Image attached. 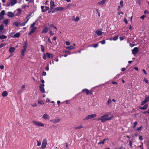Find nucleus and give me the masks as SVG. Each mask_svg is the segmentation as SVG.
Instances as JSON below:
<instances>
[{
    "label": "nucleus",
    "mask_w": 149,
    "mask_h": 149,
    "mask_svg": "<svg viewBox=\"0 0 149 149\" xmlns=\"http://www.w3.org/2000/svg\"><path fill=\"white\" fill-rule=\"evenodd\" d=\"M3 33L2 31V30H0V35H2Z\"/></svg>",
    "instance_id": "nucleus-63"
},
{
    "label": "nucleus",
    "mask_w": 149,
    "mask_h": 149,
    "mask_svg": "<svg viewBox=\"0 0 149 149\" xmlns=\"http://www.w3.org/2000/svg\"><path fill=\"white\" fill-rule=\"evenodd\" d=\"M120 5L121 7L123 6V1L122 0H121L120 3Z\"/></svg>",
    "instance_id": "nucleus-41"
},
{
    "label": "nucleus",
    "mask_w": 149,
    "mask_h": 149,
    "mask_svg": "<svg viewBox=\"0 0 149 149\" xmlns=\"http://www.w3.org/2000/svg\"><path fill=\"white\" fill-rule=\"evenodd\" d=\"M26 51V49L23 48L22 51L21 58H22L24 55V52Z\"/></svg>",
    "instance_id": "nucleus-22"
},
{
    "label": "nucleus",
    "mask_w": 149,
    "mask_h": 149,
    "mask_svg": "<svg viewBox=\"0 0 149 149\" xmlns=\"http://www.w3.org/2000/svg\"><path fill=\"white\" fill-rule=\"evenodd\" d=\"M13 24L15 26H19L20 25V23H19L17 22H15Z\"/></svg>",
    "instance_id": "nucleus-31"
},
{
    "label": "nucleus",
    "mask_w": 149,
    "mask_h": 149,
    "mask_svg": "<svg viewBox=\"0 0 149 149\" xmlns=\"http://www.w3.org/2000/svg\"><path fill=\"white\" fill-rule=\"evenodd\" d=\"M79 19V18L77 16L76 17H74L73 20L75 22H77Z\"/></svg>",
    "instance_id": "nucleus-30"
},
{
    "label": "nucleus",
    "mask_w": 149,
    "mask_h": 149,
    "mask_svg": "<svg viewBox=\"0 0 149 149\" xmlns=\"http://www.w3.org/2000/svg\"><path fill=\"white\" fill-rule=\"evenodd\" d=\"M148 107V104H146L143 107H140L139 109L141 110H145Z\"/></svg>",
    "instance_id": "nucleus-20"
},
{
    "label": "nucleus",
    "mask_w": 149,
    "mask_h": 149,
    "mask_svg": "<svg viewBox=\"0 0 149 149\" xmlns=\"http://www.w3.org/2000/svg\"><path fill=\"white\" fill-rule=\"evenodd\" d=\"M3 26L2 24L0 25V30H3Z\"/></svg>",
    "instance_id": "nucleus-47"
},
{
    "label": "nucleus",
    "mask_w": 149,
    "mask_h": 149,
    "mask_svg": "<svg viewBox=\"0 0 149 149\" xmlns=\"http://www.w3.org/2000/svg\"><path fill=\"white\" fill-rule=\"evenodd\" d=\"M137 122L136 121L134 122L133 123V128H135L136 127V125H137Z\"/></svg>",
    "instance_id": "nucleus-38"
},
{
    "label": "nucleus",
    "mask_w": 149,
    "mask_h": 149,
    "mask_svg": "<svg viewBox=\"0 0 149 149\" xmlns=\"http://www.w3.org/2000/svg\"><path fill=\"white\" fill-rule=\"evenodd\" d=\"M28 46V44L26 42H25L23 47L24 49H26V47Z\"/></svg>",
    "instance_id": "nucleus-35"
},
{
    "label": "nucleus",
    "mask_w": 149,
    "mask_h": 149,
    "mask_svg": "<svg viewBox=\"0 0 149 149\" xmlns=\"http://www.w3.org/2000/svg\"><path fill=\"white\" fill-rule=\"evenodd\" d=\"M41 8L42 10V11L43 12H45L47 10H48L49 9V7H44L43 6H41Z\"/></svg>",
    "instance_id": "nucleus-8"
},
{
    "label": "nucleus",
    "mask_w": 149,
    "mask_h": 149,
    "mask_svg": "<svg viewBox=\"0 0 149 149\" xmlns=\"http://www.w3.org/2000/svg\"><path fill=\"white\" fill-rule=\"evenodd\" d=\"M139 139L140 140L142 141L143 140V138L142 136H140L139 137Z\"/></svg>",
    "instance_id": "nucleus-60"
},
{
    "label": "nucleus",
    "mask_w": 149,
    "mask_h": 149,
    "mask_svg": "<svg viewBox=\"0 0 149 149\" xmlns=\"http://www.w3.org/2000/svg\"><path fill=\"white\" fill-rule=\"evenodd\" d=\"M7 38V36H5L4 35H0V39L1 40L5 39Z\"/></svg>",
    "instance_id": "nucleus-28"
},
{
    "label": "nucleus",
    "mask_w": 149,
    "mask_h": 149,
    "mask_svg": "<svg viewBox=\"0 0 149 149\" xmlns=\"http://www.w3.org/2000/svg\"><path fill=\"white\" fill-rule=\"evenodd\" d=\"M111 102V100L110 99H109L107 102L106 104L107 105H109Z\"/></svg>",
    "instance_id": "nucleus-37"
},
{
    "label": "nucleus",
    "mask_w": 149,
    "mask_h": 149,
    "mask_svg": "<svg viewBox=\"0 0 149 149\" xmlns=\"http://www.w3.org/2000/svg\"><path fill=\"white\" fill-rule=\"evenodd\" d=\"M51 27H53L54 28L56 29H57L56 27L55 26H54V25H53V24H52L49 25V27L50 28Z\"/></svg>",
    "instance_id": "nucleus-44"
},
{
    "label": "nucleus",
    "mask_w": 149,
    "mask_h": 149,
    "mask_svg": "<svg viewBox=\"0 0 149 149\" xmlns=\"http://www.w3.org/2000/svg\"><path fill=\"white\" fill-rule=\"evenodd\" d=\"M4 67L3 65H1L0 66V68L2 69H3L4 68Z\"/></svg>",
    "instance_id": "nucleus-64"
},
{
    "label": "nucleus",
    "mask_w": 149,
    "mask_h": 149,
    "mask_svg": "<svg viewBox=\"0 0 149 149\" xmlns=\"http://www.w3.org/2000/svg\"><path fill=\"white\" fill-rule=\"evenodd\" d=\"M98 46V44H94L93 45V47H96Z\"/></svg>",
    "instance_id": "nucleus-46"
},
{
    "label": "nucleus",
    "mask_w": 149,
    "mask_h": 149,
    "mask_svg": "<svg viewBox=\"0 0 149 149\" xmlns=\"http://www.w3.org/2000/svg\"><path fill=\"white\" fill-rule=\"evenodd\" d=\"M106 140L105 139H104L102 141L98 143V144H103L104 143V142Z\"/></svg>",
    "instance_id": "nucleus-39"
},
{
    "label": "nucleus",
    "mask_w": 149,
    "mask_h": 149,
    "mask_svg": "<svg viewBox=\"0 0 149 149\" xmlns=\"http://www.w3.org/2000/svg\"><path fill=\"white\" fill-rule=\"evenodd\" d=\"M37 29V28L36 27H33L31 30L29 32L28 35H30L32 33H34L35 31Z\"/></svg>",
    "instance_id": "nucleus-14"
},
{
    "label": "nucleus",
    "mask_w": 149,
    "mask_h": 149,
    "mask_svg": "<svg viewBox=\"0 0 149 149\" xmlns=\"http://www.w3.org/2000/svg\"><path fill=\"white\" fill-rule=\"evenodd\" d=\"M119 76H120V75L119 74H118L117 75L116 77H115V78H116V79H117V78H119Z\"/></svg>",
    "instance_id": "nucleus-59"
},
{
    "label": "nucleus",
    "mask_w": 149,
    "mask_h": 149,
    "mask_svg": "<svg viewBox=\"0 0 149 149\" xmlns=\"http://www.w3.org/2000/svg\"><path fill=\"white\" fill-rule=\"evenodd\" d=\"M97 115L96 114H92L87 116L86 117H85L83 119L84 120H87L91 118H93L96 117Z\"/></svg>",
    "instance_id": "nucleus-2"
},
{
    "label": "nucleus",
    "mask_w": 149,
    "mask_h": 149,
    "mask_svg": "<svg viewBox=\"0 0 149 149\" xmlns=\"http://www.w3.org/2000/svg\"><path fill=\"white\" fill-rule=\"evenodd\" d=\"M20 35V34L19 33H16L13 36L14 38H17L19 37Z\"/></svg>",
    "instance_id": "nucleus-26"
},
{
    "label": "nucleus",
    "mask_w": 149,
    "mask_h": 149,
    "mask_svg": "<svg viewBox=\"0 0 149 149\" xmlns=\"http://www.w3.org/2000/svg\"><path fill=\"white\" fill-rule=\"evenodd\" d=\"M40 48L41 49L42 51L43 52H44L45 51V49L44 46L42 45H40Z\"/></svg>",
    "instance_id": "nucleus-33"
},
{
    "label": "nucleus",
    "mask_w": 149,
    "mask_h": 149,
    "mask_svg": "<svg viewBox=\"0 0 149 149\" xmlns=\"http://www.w3.org/2000/svg\"><path fill=\"white\" fill-rule=\"evenodd\" d=\"M9 22V20L8 19H4L3 21V23L6 25L8 24Z\"/></svg>",
    "instance_id": "nucleus-24"
},
{
    "label": "nucleus",
    "mask_w": 149,
    "mask_h": 149,
    "mask_svg": "<svg viewBox=\"0 0 149 149\" xmlns=\"http://www.w3.org/2000/svg\"><path fill=\"white\" fill-rule=\"evenodd\" d=\"M49 33L51 36H53L54 34V33H52V31L51 30L50 31Z\"/></svg>",
    "instance_id": "nucleus-55"
},
{
    "label": "nucleus",
    "mask_w": 149,
    "mask_h": 149,
    "mask_svg": "<svg viewBox=\"0 0 149 149\" xmlns=\"http://www.w3.org/2000/svg\"><path fill=\"white\" fill-rule=\"evenodd\" d=\"M37 146H40L41 144V142L40 141H39L38 140L37 141Z\"/></svg>",
    "instance_id": "nucleus-43"
},
{
    "label": "nucleus",
    "mask_w": 149,
    "mask_h": 149,
    "mask_svg": "<svg viewBox=\"0 0 149 149\" xmlns=\"http://www.w3.org/2000/svg\"><path fill=\"white\" fill-rule=\"evenodd\" d=\"M126 69L125 68H122L121 69V71H122L123 72L126 70Z\"/></svg>",
    "instance_id": "nucleus-61"
},
{
    "label": "nucleus",
    "mask_w": 149,
    "mask_h": 149,
    "mask_svg": "<svg viewBox=\"0 0 149 149\" xmlns=\"http://www.w3.org/2000/svg\"><path fill=\"white\" fill-rule=\"evenodd\" d=\"M74 47L73 46H70L68 47H67L66 48V49L68 50H72L74 49Z\"/></svg>",
    "instance_id": "nucleus-29"
},
{
    "label": "nucleus",
    "mask_w": 149,
    "mask_h": 149,
    "mask_svg": "<svg viewBox=\"0 0 149 149\" xmlns=\"http://www.w3.org/2000/svg\"><path fill=\"white\" fill-rule=\"evenodd\" d=\"M6 45V43H2V44H1L0 45V49L3 47L5 45Z\"/></svg>",
    "instance_id": "nucleus-42"
},
{
    "label": "nucleus",
    "mask_w": 149,
    "mask_h": 149,
    "mask_svg": "<svg viewBox=\"0 0 149 149\" xmlns=\"http://www.w3.org/2000/svg\"><path fill=\"white\" fill-rule=\"evenodd\" d=\"M50 10H52L54 8V7H55V6L54 2L52 0H51L50 1Z\"/></svg>",
    "instance_id": "nucleus-13"
},
{
    "label": "nucleus",
    "mask_w": 149,
    "mask_h": 149,
    "mask_svg": "<svg viewBox=\"0 0 149 149\" xmlns=\"http://www.w3.org/2000/svg\"><path fill=\"white\" fill-rule=\"evenodd\" d=\"M66 45L67 46H69L70 45V43L69 42L66 41L65 43Z\"/></svg>",
    "instance_id": "nucleus-48"
},
{
    "label": "nucleus",
    "mask_w": 149,
    "mask_h": 149,
    "mask_svg": "<svg viewBox=\"0 0 149 149\" xmlns=\"http://www.w3.org/2000/svg\"><path fill=\"white\" fill-rule=\"evenodd\" d=\"M107 0H102L97 3V4L99 5H103L105 4Z\"/></svg>",
    "instance_id": "nucleus-17"
},
{
    "label": "nucleus",
    "mask_w": 149,
    "mask_h": 149,
    "mask_svg": "<svg viewBox=\"0 0 149 149\" xmlns=\"http://www.w3.org/2000/svg\"><path fill=\"white\" fill-rule=\"evenodd\" d=\"M60 120V119H55L52 120H50V121L54 123H56Z\"/></svg>",
    "instance_id": "nucleus-15"
},
{
    "label": "nucleus",
    "mask_w": 149,
    "mask_h": 149,
    "mask_svg": "<svg viewBox=\"0 0 149 149\" xmlns=\"http://www.w3.org/2000/svg\"><path fill=\"white\" fill-rule=\"evenodd\" d=\"M83 127L81 125H80L78 126L75 127V128L76 130H79Z\"/></svg>",
    "instance_id": "nucleus-32"
},
{
    "label": "nucleus",
    "mask_w": 149,
    "mask_h": 149,
    "mask_svg": "<svg viewBox=\"0 0 149 149\" xmlns=\"http://www.w3.org/2000/svg\"><path fill=\"white\" fill-rule=\"evenodd\" d=\"M118 14L119 15H120V14H121L122 15H123V13L120 11V12H119L118 13Z\"/></svg>",
    "instance_id": "nucleus-57"
},
{
    "label": "nucleus",
    "mask_w": 149,
    "mask_h": 149,
    "mask_svg": "<svg viewBox=\"0 0 149 149\" xmlns=\"http://www.w3.org/2000/svg\"><path fill=\"white\" fill-rule=\"evenodd\" d=\"M25 86H26L25 85H23L21 87L22 89H24L25 88Z\"/></svg>",
    "instance_id": "nucleus-56"
},
{
    "label": "nucleus",
    "mask_w": 149,
    "mask_h": 149,
    "mask_svg": "<svg viewBox=\"0 0 149 149\" xmlns=\"http://www.w3.org/2000/svg\"><path fill=\"white\" fill-rule=\"evenodd\" d=\"M11 1L10 5L11 6H13L17 3V0H10Z\"/></svg>",
    "instance_id": "nucleus-19"
},
{
    "label": "nucleus",
    "mask_w": 149,
    "mask_h": 149,
    "mask_svg": "<svg viewBox=\"0 0 149 149\" xmlns=\"http://www.w3.org/2000/svg\"><path fill=\"white\" fill-rule=\"evenodd\" d=\"M5 11L3 10L0 13V20H2L4 18V15H5Z\"/></svg>",
    "instance_id": "nucleus-5"
},
{
    "label": "nucleus",
    "mask_w": 149,
    "mask_h": 149,
    "mask_svg": "<svg viewBox=\"0 0 149 149\" xmlns=\"http://www.w3.org/2000/svg\"><path fill=\"white\" fill-rule=\"evenodd\" d=\"M118 36H115L113 37L112 40H113L116 41L117 40V39H118Z\"/></svg>",
    "instance_id": "nucleus-40"
},
{
    "label": "nucleus",
    "mask_w": 149,
    "mask_h": 149,
    "mask_svg": "<svg viewBox=\"0 0 149 149\" xmlns=\"http://www.w3.org/2000/svg\"><path fill=\"white\" fill-rule=\"evenodd\" d=\"M44 84H41L40 86V90L42 93H45V91L44 90Z\"/></svg>",
    "instance_id": "nucleus-12"
},
{
    "label": "nucleus",
    "mask_w": 149,
    "mask_h": 149,
    "mask_svg": "<svg viewBox=\"0 0 149 149\" xmlns=\"http://www.w3.org/2000/svg\"><path fill=\"white\" fill-rule=\"evenodd\" d=\"M47 141L45 139H44L43 140L42 142V144L41 146L43 148H45L47 144Z\"/></svg>",
    "instance_id": "nucleus-6"
},
{
    "label": "nucleus",
    "mask_w": 149,
    "mask_h": 149,
    "mask_svg": "<svg viewBox=\"0 0 149 149\" xmlns=\"http://www.w3.org/2000/svg\"><path fill=\"white\" fill-rule=\"evenodd\" d=\"M139 49L138 47H134L132 50V53L133 54H137L138 52Z\"/></svg>",
    "instance_id": "nucleus-10"
},
{
    "label": "nucleus",
    "mask_w": 149,
    "mask_h": 149,
    "mask_svg": "<svg viewBox=\"0 0 149 149\" xmlns=\"http://www.w3.org/2000/svg\"><path fill=\"white\" fill-rule=\"evenodd\" d=\"M38 103L39 104H44L43 101H39L38 102Z\"/></svg>",
    "instance_id": "nucleus-50"
},
{
    "label": "nucleus",
    "mask_w": 149,
    "mask_h": 149,
    "mask_svg": "<svg viewBox=\"0 0 149 149\" xmlns=\"http://www.w3.org/2000/svg\"><path fill=\"white\" fill-rule=\"evenodd\" d=\"M95 33L97 34L98 36H100L102 34V32L101 31L98 30L96 31Z\"/></svg>",
    "instance_id": "nucleus-23"
},
{
    "label": "nucleus",
    "mask_w": 149,
    "mask_h": 149,
    "mask_svg": "<svg viewBox=\"0 0 149 149\" xmlns=\"http://www.w3.org/2000/svg\"><path fill=\"white\" fill-rule=\"evenodd\" d=\"M43 58L44 60H46V57L45 54H44L43 56Z\"/></svg>",
    "instance_id": "nucleus-53"
},
{
    "label": "nucleus",
    "mask_w": 149,
    "mask_h": 149,
    "mask_svg": "<svg viewBox=\"0 0 149 149\" xmlns=\"http://www.w3.org/2000/svg\"><path fill=\"white\" fill-rule=\"evenodd\" d=\"M100 42L102 44H104L105 43V40H103L102 41H100Z\"/></svg>",
    "instance_id": "nucleus-45"
},
{
    "label": "nucleus",
    "mask_w": 149,
    "mask_h": 149,
    "mask_svg": "<svg viewBox=\"0 0 149 149\" xmlns=\"http://www.w3.org/2000/svg\"><path fill=\"white\" fill-rule=\"evenodd\" d=\"M8 95V93L6 91H5L3 92L2 95L3 97H6Z\"/></svg>",
    "instance_id": "nucleus-27"
},
{
    "label": "nucleus",
    "mask_w": 149,
    "mask_h": 149,
    "mask_svg": "<svg viewBox=\"0 0 149 149\" xmlns=\"http://www.w3.org/2000/svg\"><path fill=\"white\" fill-rule=\"evenodd\" d=\"M58 11L57 8H55L52 11V13H53L55 12H56Z\"/></svg>",
    "instance_id": "nucleus-34"
},
{
    "label": "nucleus",
    "mask_w": 149,
    "mask_h": 149,
    "mask_svg": "<svg viewBox=\"0 0 149 149\" xmlns=\"http://www.w3.org/2000/svg\"><path fill=\"white\" fill-rule=\"evenodd\" d=\"M36 24V23L35 22H33V24H32L31 25V28H33L34 27V25H35Z\"/></svg>",
    "instance_id": "nucleus-49"
},
{
    "label": "nucleus",
    "mask_w": 149,
    "mask_h": 149,
    "mask_svg": "<svg viewBox=\"0 0 149 149\" xmlns=\"http://www.w3.org/2000/svg\"><path fill=\"white\" fill-rule=\"evenodd\" d=\"M146 17V15H142V16H141V19H143L145 17Z\"/></svg>",
    "instance_id": "nucleus-62"
},
{
    "label": "nucleus",
    "mask_w": 149,
    "mask_h": 149,
    "mask_svg": "<svg viewBox=\"0 0 149 149\" xmlns=\"http://www.w3.org/2000/svg\"><path fill=\"white\" fill-rule=\"evenodd\" d=\"M58 9V11L59 10H64V8L63 7H57Z\"/></svg>",
    "instance_id": "nucleus-36"
},
{
    "label": "nucleus",
    "mask_w": 149,
    "mask_h": 149,
    "mask_svg": "<svg viewBox=\"0 0 149 149\" xmlns=\"http://www.w3.org/2000/svg\"><path fill=\"white\" fill-rule=\"evenodd\" d=\"M8 16L10 17H13L15 16L14 13L11 12H8L7 14Z\"/></svg>",
    "instance_id": "nucleus-11"
},
{
    "label": "nucleus",
    "mask_w": 149,
    "mask_h": 149,
    "mask_svg": "<svg viewBox=\"0 0 149 149\" xmlns=\"http://www.w3.org/2000/svg\"><path fill=\"white\" fill-rule=\"evenodd\" d=\"M149 101V97H145V99L144 100L142 101L141 102V105H143L144 104L148 102Z\"/></svg>",
    "instance_id": "nucleus-7"
},
{
    "label": "nucleus",
    "mask_w": 149,
    "mask_h": 149,
    "mask_svg": "<svg viewBox=\"0 0 149 149\" xmlns=\"http://www.w3.org/2000/svg\"><path fill=\"white\" fill-rule=\"evenodd\" d=\"M15 49V48L13 47H10L9 49V51L10 53H13L14 52Z\"/></svg>",
    "instance_id": "nucleus-21"
},
{
    "label": "nucleus",
    "mask_w": 149,
    "mask_h": 149,
    "mask_svg": "<svg viewBox=\"0 0 149 149\" xmlns=\"http://www.w3.org/2000/svg\"><path fill=\"white\" fill-rule=\"evenodd\" d=\"M32 122L35 125L39 127H44V126L43 124L35 120H33L32 121Z\"/></svg>",
    "instance_id": "nucleus-3"
},
{
    "label": "nucleus",
    "mask_w": 149,
    "mask_h": 149,
    "mask_svg": "<svg viewBox=\"0 0 149 149\" xmlns=\"http://www.w3.org/2000/svg\"><path fill=\"white\" fill-rule=\"evenodd\" d=\"M142 128V126H140L139 127L137 128V130L138 131L139 130L141 129Z\"/></svg>",
    "instance_id": "nucleus-52"
},
{
    "label": "nucleus",
    "mask_w": 149,
    "mask_h": 149,
    "mask_svg": "<svg viewBox=\"0 0 149 149\" xmlns=\"http://www.w3.org/2000/svg\"><path fill=\"white\" fill-rule=\"evenodd\" d=\"M129 145H130V146L131 147H132V141H130V142H129Z\"/></svg>",
    "instance_id": "nucleus-58"
},
{
    "label": "nucleus",
    "mask_w": 149,
    "mask_h": 149,
    "mask_svg": "<svg viewBox=\"0 0 149 149\" xmlns=\"http://www.w3.org/2000/svg\"><path fill=\"white\" fill-rule=\"evenodd\" d=\"M22 13L21 10L20 8H18L15 10L14 12L15 16H18L21 14Z\"/></svg>",
    "instance_id": "nucleus-4"
},
{
    "label": "nucleus",
    "mask_w": 149,
    "mask_h": 149,
    "mask_svg": "<svg viewBox=\"0 0 149 149\" xmlns=\"http://www.w3.org/2000/svg\"><path fill=\"white\" fill-rule=\"evenodd\" d=\"M42 118L46 119H49V117L48 114L45 113L43 115Z\"/></svg>",
    "instance_id": "nucleus-16"
},
{
    "label": "nucleus",
    "mask_w": 149,
    "mask_h": 149,
    "mask_svg": "<svg viewBox=\"0 0 149 149\" xmlns=\"http://www.w3.org/2000/svg\"><path fill=\"white\" fill-rule=\"evenodd\" d=\"M124 22L126 23V24H127L128 23L127 20L126 18L124 19Z\"/></svg>",
    "instance_id": "nucleus-54"
},
{
    "label": "nucleus",
    "mask_w": 149,
    "mask_h": 149,
    "mask_svg": "<svg viewBox=\"0 0 149 149\" xmlns=\"http://www.w3.org/2000/svg\"><path fill=\"white\" fill-rule=\"evenodd\" d=\"M110 112H107L98 119V120H100L102 123H104L107 120H111L113 117V116L111 114Z\"/></svg>",
    "instance_id": "nucleus-1"
},
{
    "label": "nucleus",
    "mask_w": 149,
    "mask_h": 149,
    "mask_svg": "<svg viewBox=\"0 0 149 149\" xmlns=\"http://www.w3.org/2000/svg\"><path fill=\"white\" fill-rule=\"evenodd\" d=\"M82 92H85L87 95H88L89 94L92 93V91H89L88 89L85 88L82 90Z\"/></svg>",
    "instance_id": "nucleus-9"
},
{
    "label": "nucleus",
    "mask_w": 149,
    "mask_h": 149,
    "mask_svg": "<svg viewBox=\"0 0 149 149\" xmlns=\"http://www.w3.org/2000/svg\"><path fill=\"white\" fill-rule=\"evenodd\" d=\"M25 25V24L24 23V22L22 23H20V26H24Z\"/></svg>",
    "instance_id": "nucleus-51"
},
{
    "label": "nucleus",
    "mask_w": 149,
    "mask_h": 149,
    "mask_svg": "<svg viewBox=\"0 0 149 149\" xmlns=\"http://www.w3.org/2000/svg\"><path fill=\"white\" fill-rule=\"evenodd\" d=\"M48 31V29L46 27H45L44 29L42 31V33H46Z\"/></svg>",
    "instance_id": "nucleus-25"
},
{
    "label": "nucleus",
    "mask_w": 149,
    "mask_h": 149,
    "mask_svg": "<svg viewBox=\"0 0 149 149\" xmlns=\"http://www.w3.org/2000/svg\"><path fill=\"white\" fill-rule=\"evenodd\" d=\"M46 54L47 57L50 58H52L54 57L53 55L51 54L48 53H46Z\"/></svg>",
    "instance_id": "nucleus-18"
}]
</instances>
